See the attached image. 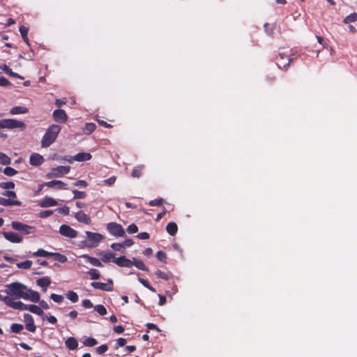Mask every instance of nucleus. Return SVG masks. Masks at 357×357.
<instances>
[{
  "mask_svg": "<svg viewBox=\"0 0 357 357\" xmlns=\"http://www.w3.org/2000/svg\"><path fill=\"white\" fill-rule=\"evenodd\" d=\"M6 292L10 298H26L27 287L20 282H15L6 287Z\"/></svg>",
  "mask_w": 357,
  "mask_h": 357,
  "instance_id": "f257e3e1",
  "label": "nucleus"
},
{
  "mask_svg": "<svg viewBox=\"0 0 357 357\" xmlns=\"http://www.w3.org/2000/svg\"><path fill=\"white\" fill-rule=\"evenodd\" d=\"M61 127L59 125L52 124L48 127L45 133L41 139V146L43 148L49 147L56 139Z\"/></svg>",
  "mask_w": 357,
  "mask_h": 357,
  "instance_id": "f03ea898",
  "label": "nucleus"
},
{
  "mask_svg": "<svg viewBox=\"0 0 357 357\" xmlns=\"http://www.w3.org/2000/svg\"><path fill=\"white\" fill-rule=\"evenodd\" d=\"M19 129L23 131L26 129V124L22 121L14 119H0V130L1 129Z\"/></svg>",
  "mask_w": 357,
  "mask_h": 357,
  "instance_id": "7ed1b4c3",
  "label": "nucleus"
},
{
  "mask_svg": "<svg viewBox=\"0 0 357 357\" xmlns=\"http://www.w3.org/2000/svg\"><path fill=\"white\" fill-rule=\"evenodd\" d=\"M292 56L293 55L290 56L284 52H279L278 55L275 57L278 66L280 68L287 69L294 60Z\"/></svg>",
  "mask_w": 357,
  "mask_h": 357,
  "instance_id": "20e7f679",
  "label": "nucleus"
},
{
  "mask_svg": "<svg viewBox=\"0 0 357 357\" xmlns=\"http://www.w3.org/2000/svg\"><path fill=\"white\" fill-rule=\"evenodd\" d=\"M107 230L108 232L116 237H123L126 233L123 227L116 222H109L107 225Z\"/></svg>",
  "mask_w": 357,
  "mask_h": 357,
  "instance_id": "39448f33",
  "label": "nucleus"
},
{
  "mask_svg": "<svg viewBox=\"0 0 357 357\" xmlns=\"http://www.w3.org/2000/svg\"><path fill=\"white\" fill-rule=\"evenodd\" d=\"M70 170V167L69 166H58L52 168L51 172L47 174L46 177L48 178L62 177L63 175L68 174Z\"/></svg>",
  "mask_w": 357,
  "mask_h": 357,
  "instance_id": "423d86ee",
  "label": "nucleus"
},
{
  "mask_svg": "<svg viewBox=\"0 0 357 357\" xmlns=\"http://www.w3.org/2000/svg\"><path fill=\"white\" fill-rule=\"evenodd\" d=\"M11 226L13 229L22 231L24 234H31L36 230L35 227L18 221H13Z\"/></svg>",
  "mask_w": 357,
  "mask_h": 357,
  "instance_id": "0eeeda50",
  "label": "nucleus"
},
{
  "mask_svg": "<svg viewBox=\"0 0 357 357\" xmlns=\"http://www.w3.org/2000/svg\"><path fill=\"white\" fill-rule=\"evenodd\" d=\"M86 235L88 241L90 242L89 247L96 248L99 243L104 238V236L99 233H94L86 231Z\"/></svg>",
  "mask_w": 357,
  "mask_h": 357,
  "instance_id": "6e6552de",
  "label": "nucleus"
},
{
  "mask_svg": "<svg viewBox=\"0 0 357 357\" xmlns=\"http://www.w3.org/2000/svg\"><path fill=\"white\" fill-rule=\"evenodd\" d=\"M3 302L9 307L16 310H27V305L23 303L22 301H13L11 298L6 296L3 298Z\"/></svg>",
  "mask_w": 357,
  "mask_h": 357,
  "instance_id": "1a4fd4ad",
  "label": "nucleus"
},
{
  "mask_svg": "<svg viewBox=\"0 0 357 357\" xmlns=\"http://www.w3.org/2000/svg\"><path fill=\"white\" fill-rule=\"evenodd\" d=\"M108 283H104L100 282H92L91 286L94 289H100L105 291H113V281L112 279H108Z\"/></svg>",
  "mask_w": 357,
  "mask_h": 357,
  "instance_id": "9d476101",
  "label": "nucleus"
},
{
  "mask_svg": "<svg viewBox=\"0 0 357 357\" xmlns=\"http://www.w3.org/2000/svg\"><path fill=\"white\" fill-rule=\"evenodd\" d=\"M59 233L61 235L70 238L77 236V231L67 225H61L60 226Z\"/></svg>",
  "mask_w": 357,
  "mask_h": 357,
  "instance_id": "9b49d317",
  "label": "nucleus"
},
{
  "mask_svg": "<svg viewBox=\"0 0 357 357\" xmlns=\"http://www.w3.org/2000/svg\"><path fill=\"white\" fill-rule=\"evenodd\" d=\"M3 236L6 240L14 243H20L23 239L22 236L12 231H5L3 233Z\"/></svg>",
  "mask_w": 357,
  "mask_h": 357,
  "instance_id": "f8f14e48",
  "label": "nucleus"
},
{
  "mask_svg": "<svg viewBox=\"0 0 357 357\" xmlns=\"http://www.w3.org/2000/svg\"><path fill=\"white\" fill-rule=\"evenodd\" d=\"M24 319L26 324V329L29 332H36V327L34 324V320L33 317L31 314L26 313L24 314Z\"/></svg>",
  "mask_w": 357,
  "mask_h": 357,
  "instance_id": "ddd939ff",
  "label": "nucleus"
},
{
  "mask_svg": "<svg viewBox=\"0 0 357 357\" xmlns=\"http://www.w3.org/2000/svg\"><path fill=\"white\" fill-rule=\"evenodd\" d=\"M53 117L56 122L60 123H65L68 119V116L66 112L60 109L54 111Z\"/></svg>",
  "mask_w": 357,
  "mask_h": 357,
  "instance_id": "4468645a",
  "label": "nucleus"
},
{
  "mask_svg": "<svg viewBox=\"0 0 357 357\" xmlns=\"http://www.w3.org/2000/svg\"><path fill=\"white\" fill-rule=\"evenodd\" d=\"M114 262L120 267L130 268L132 266V261L126 258V256H121L114 259Z\"/></svg>",
  "mask_w": 357,
  "mask_h": 357,
  "instance_id": "2eb2a0df",
  "label": "nucleus"
},
{
  "mask_svg": "<svg viewBox=\"0 0 357 357\" xmlns=\"http://www.w3.org/2000/svg\"><path fill=\"white\" fill-rule=\"evenodd\" d=\"M58 204L57 202L56 199H54V198L51 197H49V196H45L40 202H39V206L40 207H43V208H46V207H50V206H56Z\"/></svg>",
  "mask_w": 357,
  "mask_h": 357,
  "instance_id": "dca6fc26",
  "label": "nucleus"
},
{
  "mask_svg": "<svg viewBox=\"0 0 357 357\" xmlns=\"http://www.w3.org/2000/svg\"><path fill=\"white\" fill-rule=\"evenodd\" d=\"M44 162L43 155L39 153H32L29 158V162L33 166H39Z\"/></svg>",
  "mask_w": 357,
  "mask_h": 357,
  "instance_id": "f3484780",
  "label": "nucleus"
},
{
  "mask_svg": "<svg viewBox=\"0 0 357 357\" xmlns=\"http://www.w3.org/2000/svg\"><path fill=\"white\" fill-rule=\"evenodd\" d=\"M45 186L49 187V188L55 187L56 188H57L59 190L67 189L66 183H65L64 182H63L62 181H60V180H53L51 181L46 182Z\"/></svg>",
  "mask_w": 357,
  "mask_h": 357,
  "instance_id": "a211bd4d",
  "label": "nucleus"
},
{
  "mask_svg": "<svg viewBox=\"0 0 357 357\" xmlns=\"http://www.w3.org/2000/svg\"><path fill=\"white\" fill-rule=\"evenodd\" d=\"M75 218L76 220L80 222L89 225L91 223V220L89 215L86 214L84 211H79L76 213Z\"/></svg>",
  "mask_w": 357,
  "mask_h": 357,
  "instance_id": "6ab92c4d",
  "label": "nucleus"
},
{
  "mask_svg": "<svg viewBox=\"0 0 357 357\" xmlns=\"http://www.w3.org/2000/svg\"><path fill=\"white\" fill-rule=\"evenodd\" d=\"M26 293V298H24V300H29L34 303H38L40 301V294L37 291L27 288Z\"/></svg>",
  "mask_w": 357,
  "mask_h": 357,
  "instance_id": "aec40b11",
  "label": "nucleus"
},
{
  "mask_svg": "<svg viewBox=\"0 0 357 357\" xmlns=\"http://www.w3.org/2000/svg\"><path fill=\"white\" fill-rule=\"evenodd\" d=\"M36 284L43 289V291H47V287L50 285L51 280L49 277H43L36 280Z\"/></svg>",
  "mask_w": 357,
  "mask_h": 357,
  "instance_id": "412c9836",
  "label": "nucleus"
},
{
  "mask_svg": "<svg viewBox=\"0 0 357 357\" xmlns=\"http://www.w3.org/2000/svg\"><path fill=\"white\" fill-rule=\"evenodd\" d=\"M0 205L4 206H21L22 202L18 200H12L10 199L0 197Z\"/></svg>",
  "mask_w": 357,
  "mask_h": 357,
  "instance_id": "4be33fe9",
  "label": "nucleus"
},
{
  "mask_svg": "<svg viewBox=\"0 0 357 357\" xmlns=\"http://www.w3.org/2000/svg\"><path fill=\"white\" fill-rule=\"evenodd\" d=\"M82 257L85 259L86 261L89 262V264H91V265H93L94 266H97V267L102 266V264L101 263V261L96 257H91L88 255H83L82 256Z\"/></svg>",
  "mask_w": 357,
  "mask_h": 357,
  "instance_id": "5701e85b",
  "label": "nucleus"
},
{
  "mask_svg": "<svg viewBox=\"0 0 357 357\" xmlns=\"http://www.w3.org/2000/svg\"><path fill=\"white\" fill-rule=\"evenodd\" d=\"M66 347L70 350H75L78 347L77 340L73 337H68L65 342Z\"/></svg>",
  "mask_w": 357,
  "mask_h": 357,
  "instance_id": "b1692460",
  "label": "nucleus"
},
{
  "mask_svg": "<svg viewBox=\"0 0 357 357\" xmlns=\"http://www.w3.org/2000/svg\"><path fill=\"white\" fill-rule=\"evenodd\" d=\"M28 112H29V109L26 107L15 106L10 109V114L12 115L24 114H26Z\"/></svg>",
  "mask_w": 357,
  "mask_h": 357,
  "instance_id": "393cba45",
  "label": "nucleus"
},
{
  "mask_svg": "<svg viewBox=\"0 0 357 357\" xmlns=\"http://www.w3.org/2000/svg\"><path fill=\"white\" fill-rule=\"evenodd\" d=\"M92 155L89 153H78L74 155V160L79 162L87 161L91 160Z\"/></svg>",
  "mask_w": 357,
  "mask_h": 357,
  "instance_id": "a878e982",
  "label": "nucleus"
},
{
  "mask_svg": "<svg viewBox=\"0 0 357 357\" xmlns=\"http://www.w3.org/2000/svg\"><path fill=\"white\" fill-rule=\"evenodd\" d=\"M166 231L169 235L174 236L178 231L177 225L174 222H169L166 227Z\"/></svg>",
  "mask_w": 357,
  "mask_h": 357,
  "instance_id": "bb28decb",
  "label": "nucleus"
},
{
  "mask_svg": "<svg viewBox=\"0 0 357 357\" xmlns=\"http://www.w3.org/2000/svg\"><path fill=\"white\" fill-rule=\"evenodd\" d=\"M155 275L158 278H161L165 280H169L172 278V274L170 272H165L160 270H157L155 272Z\"/></svg>",
  "mask_w": 357,
  "mask_h": 357,
  "instance_id": "cd10ccee",
  "label": "nucleus"
},
{
  "mask_svg": "<svg viewBox=\"0 0 357 357\" xmlns=\"http://www.w3.org/2000/svg\"><path fill=\"white\" fill-rule=\"evenodd\" d=\"M132 266H136L138 269L144 271H148V267L144 264L143 261L133 258Z\"/></svg>",
  "mask_w": 357,
  "mask_h": 357,
  "instance_id": "c85d7f7f",
  "label": "nucleus"
},
{
  "mask_svg": "<svg viewBox=\"0 0 357 357\" xmlns=\"http://www.w3.org/2000/svg\"><path fill=\"white\" fill-rule=\"evenodd\" d=\"M27 310L39 316H42L44 314L41 307L36 305H29L27 306Z\"/></svg>",
  "mask_w": 357,
  "mask_h": 357,
  "instance_id": "c756f323",
  "label": "nucleus"
},
{
  "mask_svg": "<svg viewBox=\"0 0 357 357\" xmlns=\"http://www.w3.org/2000/svg\"><path fill=\"white\" fill-rule=\"evenodd\" d=\"M19 31L20 32V34L23 38V40L29 45V40L28 38V31L29 29L24 26H20Z\"/></svg>",
  "mask_w": 357,
  "mask_h": 357,
  "instance_id": "7c9ffc66",
  "label": "nucleus"
},
{
  "mask_svg": "<svg viewBox=\"0 0 357 357\" xmlns=\"http://www.w3.org/2000/svg\"><path fill=\"white\" fill-rule=\"evenodd\" d=\"M96 128V125L94 123H86L83 128V132L86 135H90Z\"/></svg>",
  "mask_w": 357,
  "mask_h": 357,
  "instance_id": "2f4dec72",
  "label": "nucleus"
},
{
  "mask_svg": "<svg viewBox=\"0 0 357 357\" xmlns=\"http://www.w3.org/2000/svg\"><path fill=\"white\" fill-rule=\"evenodd\" d=\"M66 296L68 299H69L72 303H77L79 301V296L76 292L74 291H68L66 294Z\"/></svg>",
  "mask_w": 357,
  "mask_h": 357,
  "instance_id": "473e14b6",
  "label": "nucleus"
},
{
  "mask_svg": "<svg viewBox=\"0 0 357 357\" xmlns=\"http://www.w3.org/2000/svg\"><path fill=\"white\" fill-rule=\"evenodd\" d=\"M34 257H49L52 256V252H47L43 249H38L36 252L32 254Z\"/></svg>",
  "mask_w": 357,
  "mask_h": 357,
  "instance_id": "72a5a7b5",
  "label": "nucleus"
},
{
  "mask_svg": "<svg viewBox=\"0 0 357 357\" xmlns=\"http://www.w3.org/2000/svg\"><path fill=\"white\" fill-rule=\"evenodd\" d=\"M87 275H89L91 280H98L100 278V273L98 270L96 268H91L88 272Z\"/></svg>",
  "mask_w": 357,
  "mask_h": 357,
  "instance_id": "f704fd0d",
  "label": "nucleus"
},
{
  "mask_svg": "<svg viewBox=\"0 0 357 357\" xmlns=\"http://www.w3.org/2000/svg\"><path fill=\"white\" fill-rule=\"evenodd\" d=\"M32 265V261L30 260H26L22 262L17 264V267L22 269H29Z\"/></svg>",
  "mask_w": 357,
  "mask_h": 357,
  "instance_id": "c9c22d12",
  "label": "nucleus"
},
{
  "mask_svg": "<svg viewBox=\"0 0 357 357\" xmlns=\"http://www.w3.org/2000/svg\"><path fill=\"white\" fill-rule=\"evenodd\" d=\"M24 328V326L22 324H13L10 326V330L12 332L15 333H20Z\"/></svg>",
  "mask_w": 357,
  "mask_h": 357,
  "instance_id": "e433bc0d",
  "label": "nucleus"
},
{
  "mask_svg": "<svg viewBox=\"0 0 357 357\" xmlns=\"http://www.w3.org/2000/svg\"><path fill=\"white\" fill-rule=\"evenodd\" d=\"M114 259H116V258L115 257L114 254H113L112 252L106 253V254L103 255V256L101 257V259L104 263H108L111 260L114 261Z\"/></svg>",
  "mask_w": 357,
  "mask_h": 357,
  "instance_id": "4c0bfd02",
  "label": "nucleus"
},
{
  "mask_svg": "<svg viewBox=\"0 0 357 357\" xmlns=\"http://www.w3.org/2000/svg\"><path fill=\"white\" fill-rule=\"evenodd\" d=\"M138 280L143 286L146 287L148 289H149L152 292H155V289L149 284L148 280L142 278H138Z\"/></svg>",
  "mask_w": 357,
  "mask_h": 357,
  "instance_id": "58836bf2",
  "label": "nucleus"
},
{
  "mask_svg": "<svg viewBox=\"0 0 357 357\" xmlns=\"http://www.w3.org/2000/svg\"><path fill=\"white\" fill-rule=\"evenodd\" d=\"M356 20H357V13H351V14L349 15L348 16H347L344 19L343 22L345 24H349L351 22H354Z\"/></svg>",
  "mask_w": 357,
  "mask_h": 357,
  "instance_id": "ea45409f",
  "label": "nucleus"
},
{
  "mask_svg": "<svg viewBox=\"0 0 357 357\" xmlns=\"http://www.w3.org/2000/svg\"><path fill=\"white\" fill-rule=\"evenodd\" d=\"M52 256L54 257V259L56 260L59 261L61 263H65L68 260L66 256L61 255L59 252H52Z\"/></svg>",
  "mask_w": 357,
  "mask_h": 357,
  "instance_id": "a19ab883",
  "label": "nucleus"
},
{
  "mask_svg": "<svg viewBox=\"0 0 357 357\" xmlns=\"http://www.w3.org/2000/svg\"><path fill=\"white\" fill-rule=\"evenodd\" d=\"M10 158L3 153H0V163L3 165H7L10 163Z\"/></svg>",
  "mask_w": 357,
  "mask_h": 357,
  "instance_id": "79ce46f5",
  "label": "nucleus"
},
{
  "mask_svg": "<svg viewBox=\"0 0 357 357\" xmlns=\"http://www.w3.org/2000/svg\"><path fill=\"white\" fill-rule=\"evenodd\" d=\"M111 248L115 250V251H118V252H120L121 253H124L125 252V249L123 248V245H122V243H114L111 245Z\"/></svg>",
  "mask_w": 357,
  "mask_h": 357,
  "instance_id": "37998d69",
  "label": "nucleus"
},
{
  "mask_svg": "<svg viewBox=\"0 0 357 357\" xmlns=\"http://www.w3.org/2000/svg\"><path fill=\"white\" fill-rule=\"evenodd\" d=\"M94 310L100 314V315H105L107 314V309L102 305H96L94 306Z\"/></svg>",
  "mask_w": 357,
  "mask_h": 357,
  "instance_id": "c03bdc74",
  "label": "nucleus"
},
{
  "mask_svg": "<svg viewBox=\"0 0 357 357\" xmlns=\"http://www.w3.org/2000/svg\"><path fill=\"white\" fill-rule=\"evenodd\" d=\"M98 344L97 340L93 337H87L84 341V344L86 347H93Z\"/></svg>",
  "mask_w": 357,
  "mask_h": 357,
  "instance_id": "a18cd8bd",
  "label": "nucleus"
},
{
  "mask_svg": "<svg viewBox=\"0 0 357 357\" xmlns=\"http://www.w3.org/2000/svg\"><path fill=\"white\" fill-rule=\"evenodd\" d=\"M17 173V171L11 167H6L3 169V174L8 176H14Z\"/></svg>",
  "mask_w": 357,
  "mask_h": 357,
  "instance_id": "49530a36",
  "label": "nucleus"
},
{
  "mask_svg": "<svg viewBox=\"0 0 357 357\" xmlns=\"http://www.w3.org/2000/svg\"><path fill=\"white\" fill-rule=\"evenodd\" d=\"M72 192L74 194V199H84L86 196L85 192L79 191L77 190H73Z\"/></svg>",
  "mask_w": 357,
  "mask_h": 357,
  "instance_id": "de8ad7c7",
  "label": "nucleus"
},
{
  "mask_svg": "<svg viewBox=\"0 0 357 357\" xmlns=\"http://www.w3.org/2000/svg\"><path fill=\"white\" fill-rule=\"evenodd\" d=\"M164 203L162 198H158L149 201V204L151 206H160Z\"/></svg>",
  "mask_w": 357,
  "mask_h": 357,
  "instance_id": "09e8293b",
  "label": "nucleus"
},
{
  "mask_svg": "<svg viewBox=\"0 0 357 357\" xmlns=\"http://www.w3.org/2000/svg\"><path fill=\"white\" fill-rule=\"evenodd\" d=\"M0 188L3 189H13L15 188V183L12 181L1 182L0 183Z\"/></svg>",
  "mask_w": 357,
  "mask_h": 357,
  "instance_id": "8fccbe9b",
  "label": "nucleus"
},
{
  "mask_svg": "<svg viewBox=\"0 0 357 357\" xmlns=\"http://www.w3.org/2000/svg\"><path fill=\"white\" fill-rule=\"evenodd\" d=\"M50 298L57 303H62L64 299L63 296L56 294H52L50 295Z\"/></svg>",
  "mask_w": 357,
  "mask_h": 357,
  "instance_id": "3c124183",
  "label": "nucleus"
},
{
  "mask_svg": "<svg viewBox=\"0 0 357 357\" xmlns=\"http://www.w3.org/2000/svg\"><path fill=\"white\" fill-rule=\"evenodd\" d=\"M142 168L141 167L134 168L131 174L132 176L135 178L140 177L142 175Z\"/></svg>",
  "mask_w": 357,
  "mask_h": 357,
  "instance_id": "603ef678",
  "label": "nucleus"
},
{
  "mask_svg": "<svg viewBox=\"0 0 357 357\" xmlns=\"http://www.w3.org/2000/svg\"><path fill=\"white\" fill-rule=\"evenodd\" d=\"M52 214H53V211H52V210L42 211L39 213V217L41 218H47L50 217V215H52Z\"/></svg>",
  "mask_w": 357,
  "mask_h": 357,
  "instance_id": "864d4df0",
  "label": "nucleus"
},
{
  "mask_svg": "<svg viewBox=\"0 0 357 357\" xmlns=\"http://www.w3.org/2000/svg\"><path fill=\"white\" fill-rule=\"evenodd\" d=\"M96 350L98 354H102L108 350V346L107 344H102L98 347Z\"/></svg>",
  "mask_w": 357,
  "mask_h": 357,
  "instance_id": "5fc2aeb1",
  "label": "nucleus"
},
{
  "mask_svg": "<svg viewBox=\"0 0 357 357\" xmlns=\"http://www.w3.org/2000/svg\"><path fill=\"white\" fill-rule=\"evenodd\" d=\"M156 257L158 260L165 262V259L167 258V255L165 252L160 250V251L157 252Z\"/></svg>",
  "mask_w": 357,
  "mask_h": 357,
  "instance_id": "6e6d98bb",
  "label": "nucleus"
},
{
  "mask_svg": "<svg viewBox=\"0 0 357 357\" xmlns=\"http://www.w3.org/2000/svg\"><path fill=\"white\" fill-rule=\"evenodd\" d=\"M129 234H135L138 231V227L135 224H131L127 227Z\"/></svg>",
  "mask_w": 357,
  "mask_h": 357,
  "instance_id": "4d7b16f0",
  "label": "nucleus"
},
{
  "mask_svg": "<svg viewBox=\"0 0 357 357\" xmlns=\"http://www.w3.org/2000/svg\"><path fill=\"white\" fill-rule=\"evenodd\" d=\"M116 180V177L115 176H112L107 179L103 181V183L109 186L112 185Z\"/></svg>",
  "mask_w": 357,
  "mask_h": 357,
  "instance_id": "13d9d810",
  "label": "nucleus"
},
{
  "mask_svg": "<svg viewBox=\"0 0 357 357\" xmlns=\"http://www.w3.org/2000/svg\"><path fill=\"white\" fill-rule=\"evenodd\" d=\"M82 306L86 309L93 307V303L89 299H85L82 301Z\"/></svg>",
  "mask_w": 357,
  "mask_h": 357,
  "instance_id": "bf43d9fd",
  "label": "nucleus"
},
{
  "mask_svg": "<svg viewBox=\"0 0 357 357\" xmlns=\"http://www.w3.org/2000/svg\"><path fill=\"white\" fill-rule=\"evenodd\" d=\"M11 85V83L4 77H0V86H8Z\"/></svg>",
  "mask_w": 357,
  "mask_h": 357,
  "instance_id": "052dcab7",
  "label": "nucleus"
},
{
  "mask_svg": "<svg viewBox=\"0 0 357 357\" xmlns=\"http://www.w3.org/2000/svg\"><path fill=\"white\" fill-rule=\"evenodd\" d=\"M59 212L61 214H63L65 215H68L70 212L69 207L67 206H63L59 208Z\"/></svg>",
  "mask_w": 357,
  "mask_h": 357,
  "instance_id": "680f3d73",
  "label": "nucleus"
},
{
  "mask_svg": "<svg viewBox=\"0 0 357 357\" xmlns=\"http://www.w3.org/2000/svg\"><path fill=\"white\" fill-rule=\"evenodd\" d=\"M0 69L2 70L6 74L9 75L12 71V69L9 68L6 64L0 65Z\"/></svg>",
  "mask_w": 357,
  "mask_h": 357,
  "instance_id": "e2e57ef3",
  "label": "nucleus"
},
{
  "mask_svg": "<svg viewBox=\"0 0 357 357\" xmlns=\"http://www.w3.org/2000/svg\"><path fill=\"white\" fill-rule=\"evenodd\" d=\"M121 243L123 245L124 249H126V248L132 246L134 244V241L132 239L128 238L123 241Z\"/></svg>",
  "mask_w": 357,
  "mask_h": 357,
  "instance_id": "0e129e2a",
  "label": "nucleus"
},
{
  "mask_svg": "<svg viewBox=\"0 0 357 357\" xmlns=\"http://www.w3.org/2000/svg\"><path fill=\"white\" fill-rule=\"evenodd\" d=\"M137 237L139 239L146 240V239L149 238L150 235L149 233L144 231V232H141V233L138 234Z\"/></svg>",
  "mask_w": 357,
  "mask_h": 357,
  "instance_id": "69168bd1",
  "label": "nucleus"
},
{
  "mask_svg": "<svg viewBox=\"0 0 357 357\" xmlns=\"http://www.w3.org/2000/svg\"><path fill=\"white\" fill-rule=\"evenodd\" d=\"M2 195L3 196L9 197H12V198H15L17 197L15 192L11 191V190H8V191L3 192L2 193Z\"/></svg>",
  "mask_w": 357,
  "mask_h": 357,
  "instance_id": "338daca9",
  "label": "nucleus"
},
{
  "mask_svg": "<svg viewBox=\"0 0 357 357\" xmlns=\"http://www.w3.org/2000/svg\"><path fill=\"white\" fill-rule=\"evenodd\" d=\"M73 185L75 186L86 188L88 185V183L84 180H78L74 183Z\"/></svg>",
  "mask_w": 357,
  "mask_h": 357,
  "instance_id": "774afa93",
  "label": "nucleus"
}]
</instances>
